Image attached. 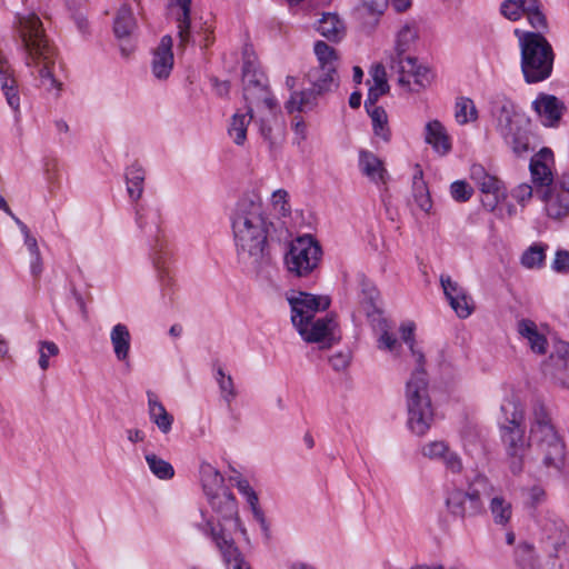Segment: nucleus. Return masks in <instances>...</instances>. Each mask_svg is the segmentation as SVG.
<instances>
[{
	"instance_id": "62",
	"label": "nucleus",
	"mask_w": 569,
	"mask_h": 569,
	"mask_svg": "<svg viewBox=\"0 0 569 569\" xmlns=\"http://www.w3.org/2000/svg\"><path fill=\"white\" fill-rule=\"evenodd\" d=\"M378 346L380 349H386V350H389V351H395L396 348L399 346L397 339L390 335L389 332L385 331L379 340H378Z\"/></svg>"
},
{
	"instance_id": "29",
	"label": "nucleus",
	"mask_w": 569,
	"mask_h": 569,
	"mask_svg": "<svg viewBox=\"0 0 569 569\" xmlns=\"http://www.w3.org/2000/svg\"><path fill=\"white\" fill-rule=\"evenodd\" d=\"M0 87L8 104L14 111H19L20 98L18 93L17 81L12 76L10 66L6 61H0Z\"/></svg>"
},
{
	"instance_id": "49",
	"label": "nucleus",
	"mask_w": 569,
	"mask_h": 569,
	"mask_svg": "<svg viewBox=\"0 0 569 569\" xmlns=\"http://www.w3.org/2000/svg\"><path fill=\"white\" fill-rule=\"evenodd\" d=\"M276 110L273 109V114L269 116L268 111H262L261 113H256V123L259 124V130L264 140H268L271 144L274 143L272 137V121L276 120Z\"/></svg>"
},
{
	"instance_id": "44",
	"label": "nucleus",
	"mask_w": 569,
	"mask_h": 569,
	"mask_svg": "<svg viewBox=\"0 0 569 569\" xmlns=\"http://www.w3.org/2000/svg\"><path fill=\"white\" fill-rule=\"evenodd\" d=\"M455 118L459 124H466L477 119V109L469 98H459L455 106Z\"/></svg>"
},
{
	"instance_id": "12",
	"label": "nucleus",
	"mask_w": 569,
	"mask_h": 569,
	"mask_svg": "<svg viewBox=\"0 0 569 569\" xmlns=\"http://www.w3.org/2000/svg\"><path fill=\"white\" fill-rule=\"evenodd\" d=\"M212 509L220 515L221 520L226 523H218L217 526L212 521H207L202 527L201 530L204 535L212 538L210 535V531L207 530V525L211 523L216 531L221 533L223 530L224 533L228 537H231V531L239 530L243 536L247 535L246 529L241 526L240 519L238 517V507L234 497L232 493L227 489L222 490L221 492L213 493L212 496L207 497Z\"/></svg>"
},
{
	"instance_id": "10",
	"label": "nucleus",
	"mask_w": 569,
	"mask_h": 569,
	"mask_svg": "<svg viewBox=\"0 0 569 569\" xmlns=\"http://www.w3.org/2000/svg\"><path fill=\"white\" fill-rule=\"evenodd\" d=\"M243 99L247 110L254 113L268 111L273 114L277 102L271 96L264 74L257 70L253 63L246 61L242 68Z\"/></svg>"
},
{
	"instance_id": "42",
	"label": "nucleus",
	"mask_w": 569,
	"mask_h": 569,
	"mask_svg": "<svg viewBox=\"0 0 569 569\" xmlns=\"http://www.w3.org/2000/svg\"><path fill=\"white\" fill-rule=\"evenodd\" d=\"M132 11L127 6H121L114 19V33L118 38L128 37L134 28Z\"/></svg>"
},
{
	"instance_id": "55",
	"label": "nucleus",
	"mask_w": 569,
	"mask_h": 569,
	"mask_svg": "<svg viewBox=\"0 0 569 569\" xmlns=\"http://www.w3.org/2000/svg\"><path fill=\"white\" fill-rule=\"evenodd\" d=\"M501 13L509 20L516 21L526 12L522 10L521 4H518V1L506 0L501 4Z\"/></svg>"
},
{
	"instance_id": "53",
	"label": "nucleus",
	"mask_w": 569,
	"mask_h": 569,
	"mask_svg": "<svg viewBox=\"0 0 569 569\" xmlns=\"http://www.w3.org/2000/svg\"><path fill=\"white\" fill-rule=\"evenodd\" d=\"M449 450L443 441H432L422 447V455L430 459H442Z\"/></svg>"
},
{
	"instance_id": "40",
	"label": "nucleus",
	"mask_w": 569,
	"mask_h": 569,
	"mask_svg": "<svg viewBox=\"0 0 569 569\" xmlns=\"http://www.w3.org/2000/svg\"><path fill=\"white\" fill-rule=\"evenodd\" d=\"M127 191L129 197L137 201L143 192L144 170L138 163H133L126 172Z\"/></svg>"
},
{
	"instance_id": "39",
	"label": "nucleus",
	"mask_w": 569,
	"mask_h": 569,
	"mask_svg": "<svg viewBox=\"0 0 569 569\" xmlns=\"http://www.w3.org/2000/svg\"><path fill=\"white\" fill-rule=\"evenodd\" d=\"M214 379L219 386L220 396L222 400L230 406L231 402L237 398L238 391L236 389L233 379L230 375L226 373L222 366L216 363L214 366Z\"/></svg>"
},
{
	"instance_id": "28",
	"label": "nucleus",
	"mask_w": 569,
	"mask_h": 569,
	"mask_svg": "<svg viewBox=\"0 0 569 569\" xmlns=\"http://www.w3.org/2000/svg\"><path fill=\"white\" fill-rule=\"evenodd\" d=\"M368 96L365 101V108L378 107L376 103L379 98L389 91L386 70L382 66H376L371 71V81Z\"/></svg>"
},
{
	"instance_id": "3",
	"label": "nucleus",
	"mask_w": 569,
	"mask_h": 569,
	"mask_svg": "<svg viewBox=\"0 0 569 569\" xmlns=\"http://www.w3.org/2000/svg\"><path fill=\"white\" fill-rule=\"evenodd\" d=\"M288 301L291 307L292 325L305 341L321 343V348H330L340 340L338 323L333 316L315 319L318 311L329 308V297L299 291L290 296Z\"/></svg>"
},
{
	"instance_id": "27",
	"label": "nucleus",
	"mask_w": 569,
	"mask_h": 569,
	"mask_svg": "<svg viewBox=\"0 0 569 569\" xmlns=\"http://www.w3.org/2000/svg\"><path fill=\"white\" fill-rule=\"evenodd\" d=\"M192 0H171L178 28L179 46L183 47L190 41V11Z\"/></svg>"
},
{
	"instance_id": "38",
	"label": "nucleus",
	"mask_w": 569,
	"mask_h": 569,
	"mask_svg": "<svg viewBox=\"0 0 569 569\" xmlns=\"http://www.w3.org/2000/svg\"><path fill=\"white\" fill-rule=\"evenodd\" d=\"M318 31L330 41H339L345 36V27L337 14L326 13L319 20Z\"/></svg>"
},
{
	"instance_id": "46",
	"label": "nucleus",
	"mask_w": 569,
	"mask_h": 569,
	"mask_svg": "<svg viewBox=\"0 0 569 569\" xmlns=\"http://www.w3.org/2000/svg\"><path fill=\"white\" fill-rule=\"evenodd\" d=\"M516 562L521 569H539V561L533 547L527 542L520 543L516 549Z\"/></svg>"
},
{
	"instance_id": "15",
	"label": "nucleus",
	"mask_w": 569,
	"mask_h": 569,
	"mask_svg": "<svg viewBox=\"0 0 569 569\" xmlns=\"http://www.w3.org/2000/svg\"><path fill=\"white\" fill-rule=\"evenodd\" d=\"M541 200L550 218L560 219L569 214V172L563 173L551 189L542 190Z\"/></svg>"
},
{
	"instance_id": "17",
	"label": "nucleus",
	"mask_w": 569,
	"mask_h": 569,
	"mask_svg": "<svg viewBox=\"0 0 569 569\" xmlns=\"http://www.w3.org/2000/svg\"><path fill=\"white\" fill-rule=\"evenodd\" d=\"M440 283L456 315L461 319L468 318L473 311V300L467 293L466 289L457 281H453L450 276L442 274L440 277Z\"/></svg>"
},
{
	"instance_id": "52",
	"label": "nucleus",
	"mask_w": 569,
	"mask_h": 569,
	"mask_svg": "<svg viewBox=\"0 0 569 569\" xmlns=\"http://www.w3.org/2000/svg\"><path fill=\"white\" fill-rule=\"evenodd\" d=\"M14 221L17 222L21 232L24 236V243H26L31 257L34 258L39 262L40 250L38 247L37 239L30 233L29 228L21 220H19L18 218H14Z\"/></svg>"
},
{
	"instance_id": "16",
	"label": "nucleus",
	"mask_w": 569,
	"mask_h": 569,
	"mask_svg": "<svg viewBox=\"0 0 569 569\" xmlns=\"http://www.w3.org/2000/svg\"><path fill=\"white\" fill-rule=\"evenodd\" d=\"M553 164V153L548 148H542L530 161V173L532 182L536 186L537 194L541 198V191L552 188L553 176L551 166Z\"/></svg>"
},
{
	"instance_id": "25",
	"label": "nucleus",
	"mask_w": 569,
	"mask_h": 569,
	"mask_svg": "<svg viewBox=\"0 0 569 569\" xmlns=\"http://www.w3.org/2000/svg\"><path fill=\"white\" fill-rule=\"evenodd\" d=\"M425 141L441 156L451 150V141L443 124L438 120L429 121L425 128Z\"/></svg>"
},
{
	"instance_id": "34",
	"label": "nucleus",
	"mask_w": 569,
	"mask_h": 569,
	"mask_svg": "<svg viewBox=\"0 0 569 569\" xmlns=\"http://www.w3.org/2000/svg\"><path fill=\"white\" fill-rule=\"evenodd\" d=\"M148 406L151 421L162 433H169L172 428L173 416L166 410L152 393H148Z\"/></svg>"
},
{
	"instance_id": "7",
	"label": "nucleus",
	"mask_w": 569,
	"mask_h": 569,
	"mask_svg": "<svg viewBox=\"0 0 569 569\" xmlns=\"http://www.w3.org/2000/svg\"><path fill=\"white\" fill-rule=\"evenodd\" d=\"M530 438L540 449L547 468L559 469L565 458V445L560 440L546 405L536 399L529 412Z\"/></svg>"
},
{
	"instance_id": "22",
	"label": "nucleus",
	"mask_w": 569,
	"mask_h": 569,
	"mask_svg": "<svg viewBox=\"0 0 569 569\" xmlns=\"http://www.w3.org/2000/svg\"><path fill=\"white\" fill-rule=\"evenodd\" d=\"M532 107L541 123L548 127L558 124L565 109L563 103L558 98L545 93L537 97L532 102Z\"/></svg>"
},
{
	"instance_id": "32",
	"label": "nucleus",
	"mask_w": 569,
	"mask_h": 569,
	"mask_svg": "<svg viewBox=\"0 0 569 569\" xmlns=\"http://www.w3.org/2000/svg\"><path fill=\"white\" fill-rule=\"evenodd\" d=\"M256 113L247 110L246 112L237 111L232 117L228 127V136L237 144L242 146L247 140V129L249 123L254 120Z\"/></svg>"
},
{
	"instance_id": "61",
	"label": "nucleus",
	"mask_w": 569,
	"mask_h": 569,
	"mask_svg": "<svg viewBox=\"0 0 569 569\" xmlns=\"http://www.w3.org/2000/svg\"><path fill=\"white\" fill-rule=\"evenodd\" d=\"M512 196L518 202L523 203L532 197V187L527 183L519 184L512 191Z\"/></svg>"
},
{
	"instance_id": "23",
	"label": "nucleus",
	"mask_w": 569,
	"mask_h": 569,
	"mask_svg": "<svg viewBox=\"0 0 569 569\" xmlns=\"http://www.w3.org/2000/svg\"><path fill=\"white\" fill-rule=\"evenodd\" d=\"M547 370L562 387H569V343L557 345L547 363Z\"/></svg>"
},
{
	"instance_id": "21",
	"label": "nucleus",
	"mask_w": 569,
	"mask_h": 569,
	"mask_svg": "<svg viewBox=\"0 0 569 569\" xmlns=\"http://www.w3.org/2000/svg\"><path fill=\"white\" fill-rule=\"evenodd\" d=\"M547 545L549 555L558 560V567L569 569V533L561 525L549 529Z\"/></svg>"
},
{
	"instance_id": "50",
	"label": "nucleus",
	"mask_w": 569,
	"mask_h": 569,
	"mask_svg": "<svg viewBox=\"0 0 569 569\" xmlns=\"http://www.w3.org/2000/svg\"><path fill=\"white\" fill-rule=\"evenodd\" d=\"M59 353L58 346L52 341L39 342V367L46 371L49 368V358Z\"/></svg>"
},
{
	"instance_id": "5",
	"label": "nucleus",
	"mask_w": 569,
	"mask_h": 569,
	"mask_svg": "<svg viewBox=\"0 0 569 569\" xmlns=\"http://www.w3.org/2000/svg\"><path fill=\"white\" fill-rule=\"evenodd\" d=\"M503 422L500 425V438L506 461L513 475L523 471L529 458L530 442L525 435V413L521 403L515 398L506 399L501 405Z\"/></svg>"
},
{
	"instance_id": "36",
	"label": "nucleus",
	"mask_w": 569,
	"mask_h": 569,
	"mask_svg": "<svg viewBox=\"0 0 569 569\" xmlns=\"http://www.w3.org/2000/svg\"><path fill=\"white\" fill-rule=\"evenodd\" d=\"M489 510L496 525L507 526L512 517V505L501 495L491 497Z\"/></svg>"
},
{
	"instance_id": "48",
	"label": "nucleus",
	"mask_w": 569,
	"mask_h": 569,
	"mask_svg": "<svg viewBox=\"0 0 569 569\" xmlns=\"http://www.w3.org/2000/svg\"><path fill=\"white\" fill-rule=\"evenodd\" d=\"M543 260L545 247L538 244L529 247L521 257L522 266L529 269L541 267Z\"/></svg>"
},
{
	"instance_id": "37",
	"label": "nucleus",
	"mask_w": 569,
	"mask_h": 569,
	"mask_svg": "<svg viewBox=\"0 0 569 569\" xmlns=\"http://www.w3.org/2000/svg\"><path fill=\"white\" fill-rule=\"evenodd\" d=\"M419 37L418 27L415 23H406L403 24L397 33L396 38V57L401 58L406 57V53L410 50L412 44L417 41Z\"/></svg>"
},
{
	"instance_id": "11",
	"label": "nucleus",
	"mask_w": 569,
	"mask_h": 569,
	"mask_svg": "<svg viewBox=\"0 0 569 569\" xmlns=\"http://www.w3.org/2000/svg\"><path fill=\"white\" fill-rule=\"evenodd\" d=\"M322 250L311 236H302L290 243L284 256V263L290 274L307 277L316 270L320 263Z\"/></svg>"
},
{
	"instance_id": "64",
	"label": "nucleus",
	"mask_w": 569,
	"mask_h": 569,
	"mask_svg": "<svg viewBox=\"0 0 569 569\" xmlns=\"http://www.w3.org/2000/svg\"><path fill=\"white\" fill-rule=\"evenodd\" d=\"M213 86L217 94L227 96L229 93L230 84L228 81H219L218 79L213 80Z\"/></svg>"
},
{
	"instance_id": "1",
	"label": "nucleus",
	"mask_w": 569,
	"mask_h": 569,
	"mask_svg": "<svg viewBox=\"0 0 569 569\" xmlns=\"http://www.w3.org/2000/svg\"><path fill=\"white\" fill-rule=\"evenodd\" d=\"M230 223L239 261L253 270L267 264L276 227L261 196L256 191L243 194L231 212Z\"/></svg>"
},
{
	"instance_id": "59",
	"label": "nucleus",
	"mask_w": 569,
	"mask_h": 569,
	"mask_svg": "<svg viewBox=\"0 0 569 569\" xmlns=\"http://www.w3.org/2000/svg\"><path fill=\"white\" fill-rule=\"evenodd\" d=\"M552 269L557 272L569 271V252L567 250H558L552 262Z\"/></svg>"
},
{
	"instance_id": "18",
	"label": "nucleus",
	"mask_w": 569,
	"mask_h": 569,
	"mask_svg": "<svg viewBox=\"0 0 569 569\" xmlns=\"http://www.w3.org/2000/svg\"><path fill=\"white\" fill-rule=\"evenodd\" d=\"M207 530L210 531L213 542L220 550L223 561L230 569H250L242 553L234 545L232 537H228L223 530L221 533L217 532L211 523L207 525Z\"/></svg>"
},
{
	"instance_id": "14",
	"label": "nucleus",
	"mask_w": 569,
	"mask_h": 569,
	"mask_svg": "<svg viewBox=\"0 0 569 569\" xmlns=\"http://www.w3.org/2000/svg\"><path fill=\"white\" fill-rule=\"evenodd\" d=\"M470 174L482 193V206L489 211H493L498 203L506 198L502 182L497 177L489 174L480 164L472 166Z\"/></svg>"
},
{
	"instance_id": "58",
	"label": "nucleus",
	"mask_w": 569,
	"mask_h": 569,
	"mask_svg": "<svg viewBox=\"0 0 569 569\" xmlns=\"http://www.w3.org/2000/svg\"><path fill=\"white\" fill-rule=\"evenodd\" d=\"M448 470H450L453 473H459L462 470V461L458 453L451 451L450 449L447 451V453L441 459Z\"/></svg>"
},
{
	"instance_id": "9",
	"label": "nucleus",
	"mask_w": 569,
	"mask_h": 569,
	"mask_svg": "<svg viewBox=\"0 0 569 569\" xmlns=\"http://www.w3.org/2000/svg\"><path fill=\"white\" fill-rule=\"evenodd\" d=\"M493 493V487L486 476H477L467 490L453 489L446 498L449 513L460 520L473 518L483 511V498Z\"/></svg>"
},
{
	"instance_id": "45",
	"label": "nucleus",
	"mask_w": 569,
	"mask_h": 569,
	"mask_svg": "<svg viewBox=\"0 0 569 569\" xmlns=\"http://www.w3.org/2000/svg\"><path fill=\"white\" fill-rule=\"evenodd\" d=\"M239 491L246 496L247 498V501L249 502V505L251 506L252 508V511H253V515H254V518L260 522L262 529L264 531L268 530V527H267V523H266V519L263 517V513L262 511L259 509L258 507V496L257 493L254 492V490L250 487L249 482L247 480H240L238 481V485H237Z\"/></svg>"
},
{
	"instance_id": "43",
	"label": "nucleus",
	"mask_w": 569,
	"mask_h": 569,
	"mask_svg": "<svg viewBox=\"0 0 569 569\" xmlns=\"http://www.w3.org/2000/svg\"><path fill=\"white\" fill-rule=\"evenodd\" d=\"M146 461L151 472L159 479L168 480L174 476L173 467L154 453H147Z\"/></svg>"
},
{
	"instance_id": "41",
	"label": "nucleus",
	"mask_w": 569,
	"mask_h": 569,
	"mask_svg": "<svg viewBox=\"0 0 569 569\" xmlns=\"http://www.w3.org/2000/svg\"><path fill=\"white\" fill-rule=\"evenodd\" d=\"M366 110L371 118L375 134L388 142L390 140L391 132L386 110L381 107L366 108Z\"/></svg>"
},
{
	"instance_id": "8",
	"label": "nucleus",
	"mask_w": 569,
	"mask_h": 569,
	"mask_svg": "<svg viewBox=\"0 0 569 569\" xmlns=\"http://www.w3.org/2000/svg\"><path fill=\"white\" fill-rule=\"evenodd\" d=\"M521 69L525 79L535 83L547 79L552 71L553 53L543 36L526 32L520 37Z\"/></svg>"
},
{
	"instance_id": "2",
	"label": "nucleus",
	"mask_w": 569,
	"mask_h": 569,
	"mask_svg": "<svg viewBox=\"0 0 569 569\" xmlns=\"http://www.w3.org/2000/svg\"><path fill=\"white\" fill-rule=\"evenodd\" d=\"M413 331L412 322L403 323L400 327L401 338L408 345L418 366L406 385L407 425L415 435L425 436L435 420V413L429 396L427 372L422 369L425 356L416 348Z\"/></svg>"
},
{
	"instance_id": "30",
	"label": "nucleus",
	"mask_w": 569,
	"mask_h": 569,
	"mask_svg": "<svg viewBox=\"0 0 569 569\" xmlns=\"http://www.w3.org/2000/svg\"><path fill=\"white\" fill-rule=\"evenodd\" d=\"M110 341L117 360L122 362L128 361L131 346V335L127 326L122 323L113 326L110 332Z\"/></svg>"
},
{
	"instance_id": "31",
	"label": "nucleus",
	"mask_w": 569,
	"mask_h": 569,
	"mask_svg": "<svg viewBox=\"0 0 569 569\" xmlns=\"http://www.w3.org/2000/svg\"><path fill=\"white\" fill-rule=\"evenodd\" d=\"M200 481L206 496L227 490L224 487V479L221 473L209 462H201L200 465Z\"/></svg>"
},
{
	"instance_id": "26",
	"label": "nucleus",
	"mask_w": 569,
	"mask_h": 569,
	"mask_svg": "<svg viewBox=\"0 0 569 569\" xmlns=\"http://www.w3.org/2000/svg\"><path fill=\"white\" fill-rule=\"evenodd\" d=\"M361 172L375 183H386L387 170L383 162L372 152L361 150L359 153Z\"/></svg>"
},
{
	"instance_id": "6",
	"label": "nucleus",
	"mask_w": 569,
	"mask_h": 569,
	"mask_svg": "<svg viewBox=\"0 0 569 569\" xmlns=\"http://www.w3.org/2000/svg\"><path fill=\"white\" fill-rule=\"evenodd\" d=\"M490 114L496 130L516 156L530 150L529 119L519 112L512 101L497 97L491 101Z\"/></svg>"
},
{
	"instance_id": "24",
	"label": "nucleus",
	"mask_w": 569,
	"mask_h": 569,
	"mask_svg": "<svg viewBox=\"0 0 569 569\" xmlns=\"http://www.w3.org/2000/svg\"><path fill=\"white\" fill-rule=\"evenodd\" d=\"M306 77L318 94L331 92L339 86L336 67H315L308 71Z\"/></svg>"
},
{
	"instance_id": "51",
	"label": "nucleus",
	"mask_w": 569,
	"mask_h": 569,
	"mask_svg": "<svg viewBox=\"0 0 569 569\" xmlns=\"http://www.w3.org/2000/svg\"><path fill=\"white\" fill-rule=\"evenodd\" d=\"M450 193L456 201L466 202L471 198L473 189L466 181L458 180L451 183Z\"/></svg>"
},
{
	"instance_id": "47",
	"label": "nucleus",
	"mask_w": 569,
	"mask_h": 569,
	"mask_svg": "<svg viewBox=\"0 0 569 569\" xmlns=\"http://www.w3.org/2000/svg\"><path fill=\"white\" fill-rule=\"evenodd\" d=\"M315 53L318 59V67H336L337 68V53L332 47L323 41L315 43Z\"/></svg>"
},
{
	"instance_id": "35",
	"label": "nucleus",
	"mask_w": 569,
	"mask_h": 569,
	"mask_svg": "<svg viewBox=\"0 0 569 569\" xmlns=\"http://www.w3.org/2000/svg\"><path fill=\"white\" fill-rule=\"evenodd\" d=\"M412 194L416 204L426 213L432 208V201L426 182L423 181V171L420 164L415 166V174L412 180Z\"/></svg>"
},
{
	"instance_id": "4",
	"label": "nucleus",
	"mask_w": 569,
	"mask_h": 569,
	"mask_svg": "<svg viewBox=\"0 0 569 569\" xmlns=\"http://www.w3.org/2000/svg\"><path fill=\"white\" fill-rule=\"evenodd\" d=\"M20 33L27 51L26 64L38 72L46 90H59L60 83L53 77L56 49L46 38L39 17L31 13L21 18Z\"/></svg>"
},
{
	"instance_id": "20",
	"label": "nucleus",
	"mask_w": 569,
	"mask_h": 569,
	"mask_svg": "<svg viewBox=\"0 0 569 569\" xmlns=\"http://www.w3.org/2000/svg\"><path fill=\"white\" fill-rule=\"evenodd\" d=\"M172 38L163 36L154 49L151 60L152 74L159 80H166L173 68Z\"/></svg>"
},
{
	"instance_id": "33",
	"label": "nucleus",
	"mask_w": 569,
	"mask_h": 569,
	"mask_svg": "<svg viewBox=\"0 0 569 569\" xmlns=\"http://www.w3.org/2000/svg\"><path fill=\"white\" fill-rule=\"evenodd\" d=\"M319 96L313 87L308 90L292 91L284 108L289 113L311 110L317 104Z\"/></svg>"
},
{
	"instance_id": "63",
	"label": "nucleus",
	"mask_w": 569,
	"mask_h": 569,
	"mask_svg": "<svg viewBox=\"0 0 569 569\" xmlns=\"http://www.w3.org/2000/svg\"><path fill=\"white\" fill-rule=\"evenodd\" d=\"M72 17H73V20H74L79 31L86 32L88 29V26H89L87 18L81 12H78V11H76Z\"/></svg>"
},
{
	"instance_id": "13",
	"label": "nucleus",
	"mask_w": 569,
	"mask_h": 569,
	"mask_svg": "<svg viewBox=\"0 0 569 569\" xmlns=\"http://www.w3.org/2000/svg\"><path fill=\"white\" fill-rule=\"evenodd\" d=\"M391 69L399 74L398 82L410 91L419 92L432 81L430 70L418 64L417 59L410 56L392 58Z\"/></svg>"
},
{
	"instance_id": "57",
	"label": "nucleus",
	"mask_w": 569,
	"mask_h": 569,
	"mask_svg": "<svg viewBox=\"0 0 569 569\" xmlns=\"http://www.w3.org/2000/svg\"><path fill=\"white\" fill-rule=\"evenodd\" d=\"M526 14L532 28L537 30L547 29V19L545 14L539 10L538 4L536 6V9L527 11Z\"/></svg>"
},
{
	"instance_id": "60",
	"label": "nucleus",
	"mask_w": 569,
	"mask_h": 569,
	"mask_svg": "<svg viewBox=\"0 0 569 569\" xmlns=\"http://www.w3.org/2000/svg\"><path fill=\"white\" fill-rule=\"evenodd\" d=\"M329 362L336 371L345 370L350 363V355L348 352H338L330 357Z\"/></svg>"
},
{
	"instance_id": "19",
	"label": "nucleus",
	"mask_w": 569,
	"mask_h": 569,
	"mask_svg": "<svg viewBox=\"0 0 569 569\" xmlns=\"http://www.w3.org/2000/svg\"><path fill=\"white\" fill-rule=\"evenodd\" d=\"M546 327L538 326L533 320L522 318L517 321V332L526 340L530 349L538 355H545L548 350Z\"/></svg>"
},
{
	"instance_id": "56",
	"label": "nucleus",
	"mask_w": 569,
	"mask_h": 569,
	"mask_svg": "<svg viewBox=\"0 0 569 569\" xmlns=\"http://www.w3.org/2000/svg\"><path fill=\"white\" fill-rule=\"evenodd\" d=\"M44 173L49 190L52 192L53 188L58 187V162L54 159L47 160L44 163Z\"/></svg>"
},
{
	"instance_id": "54",
	"label": "nucleus",
	"mask_w": 569,
	"mask_h": 569,
	"mask_svg": "<svg viewBox=\"0 0 569 569\" xmlns=\"http://www.w3.org/2000/svg\"><path fill=\"white\" fill-rule=\"evenodd\" d=\"M288 197H289L288 192L283 189L276 190L271 197L272 206L276 209H278L283 216H286L290 212Z\"/></svg>"
}]
</instances>
